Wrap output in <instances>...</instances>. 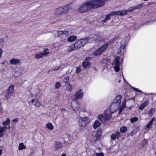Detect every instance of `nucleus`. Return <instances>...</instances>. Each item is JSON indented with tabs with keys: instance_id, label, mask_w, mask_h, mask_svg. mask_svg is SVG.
<instances>
[{
	"instance_id": "nucleus-1",
	"label": "nucleus",
	"mask_w": 156,
	"mask_h": 156,
	"mask_svg": "<svg viewBox=\"0 0 156 156\" xmlns=\"http://www.w3.org/2000/svg\"><path fill=\"white\" fill-rule=\"evenodd\" d=\"M87 2L83 5L79 9L80 13H84L94 7L98 8L101 6L103 4H100L97 0H87Z\"/></svg>"
},
{
	"instance_id": "nucleus-2",
	"label": "nucleus",
	"mask_w": 156,
	"mask_h": 156,
	"mask_svg": "<svg viewBox=\"0 0 156 156\" xmlns=\"http://www.w3.org/2000/svg\"><path fill=\"white\" fill-rule=\"evenodd\" d=\"M89 37H86L77 40L74 44L68 48V51L71 52L75 50L79 49L89 41Z\"/></svg>"
},
{
	"instance_id": "nucleus-3",
	"label": "nucleus",
	"mask_w": 156,
	"mask_h": 156,
	"mask_svg": "<svg viewBox=\"0 0 156 156\" xmlns=\"http://www.w3.org/2000/svg\"><path fill=\"white\" fill-rule=\"evenodd\" d=\"M77 122L79 127L80 129H82L88 124L89 121L87 117L84 118L80 117Z\"/></svg>"
},
{
	"instance_id": "nucleus-4",
	"label": "nucleus",
	"mask_w": 156,
	"mask_h": 156,
	"mask_svg": "<svg viewBox=\"0 0 156 156\" xmlns=\"http://www.w3.org/2000/svg\"><path fill=\"white\" fill-rule=\"evenodd\" d=\"M109 42H107L105 44L100 48H99L98 50L94 52V55L95 56H98L101 55L104 51L107 48L108 46L110 45V44H109Z\"/></svg>"
},
{
	"instance_id": "nucleus-5",
	"label": "nucleus",
	"mask_w": 156,
	"mask_h": 156,
	"mask_svg": "<svg viewBox=\"0 0 156 156\" xmlns=\"http://www.w3.org/2000/svg\"><path fill=\"white\" fill-rule=\"evenodd\" d=\"M87 37H89V42L91 41L90 40L91 39H92V41H94L95 43L99 42L102 40L101 36L98 34L90 35Z\"/></svg>"
},
{
	"instance_id": "nucleus-6",
	"label": "nucleus",
	"mask_w": 156,
	"mask_h": 156,
	"mask_svg": "<svg viewBox=\"0 0 156 156\" xmlns=\"http://www.w3.org/2000/svg\"><path fill=\"white\" fill-rule=\"evenodd\" d=\"M14 86L13 84L10 85L7 90L5 94V98L8 100L14 91Z\"/></svg>"
},
{
	"instance_id": "nucleus-7",
	"label": "nucleus",
	"mask_w": 156,
	"mask_h": 156,
	"mask_svg": "<svg viewBox=\"0 0 156 156\" xmlns=\"http://www.w3.org/2000/svg\"><path fill=\"white\" fill-rule=\"evenodd\" d=\"M83 93L82 90L80 89L74 94V98L76 101L77 99L81 98L83 96Z\"/></svg>"
},
{
	"instance_id": "nucleus-8",
	"label": "nucleus",
	"mask_w": 156,
	"mask_h": 156,
	"mask_svg": "<svg viewBox=\"0 0 156 156\" xmlns=\"http://www.w3.org/2000/svg\"><path fill=\"white\" fill-rule=\"evenodd\" d=\"M143 3H140L139 4L135 5L129 8L127 10V12H130L134 10L140 9L143 6Z\"/></svg>"
},
{
	"instance_id": "nucleus-9",
	"label": "nucleus",
	"mask_w": 156,
	"mask_h": 156,
	"mask_svg": "<svg viewBox=\"0 0 156 156\" xmlns=\"http://www.w3.org/2000/svg\"><path fill=\"white\" fill-rule=\"evenodd\" d=\"M121 96L120 95H119L117 96L113 100L112 104V105L114 104H118V105H119L121 101Z\"/></svg>"
},
{
	"instance_id": "nucleus-10",
	"label": "nucleus",
	"mask_w": 156,
	"mask_h": 156,
	"mask_svg": "<svg viewBox=\"0 0 156 156\" xmlns=\"http://www.w3.org/2000/svg\"><path fill=\"white\" fill-rule=\"evenodd\" d=\"M20 60L14 58H12L9 61V62L10 64L14 65H18L20 64Z\"/></svg>"
},
{
	"instance_id": "nucleus-11",
	"label": "nucleus",
	"mask_w": 156,
	"mask_h": 156,
	"mask_svg": "<svg viewBox=\"0 0 156 156\" xmlns=\"http://www.w3.org/2000/svg\"><path fill=\"white\" fill-rule=\"evenodd\" d=\"M115 15H116L119 16H124L126 15L127 12V10H122V11H114Z\"/></svg>"
},
{
	"instance_id": "nucleus-12",
	"label": "nucleus",
	"mask_w": 156,
	"mask_h": 156,
	"mask_svg": "<svg viewBox=\"0 0 156 156\" xmlns=\"http://www.w3.org/2000/svg\"><path fill=\"white\" fill-rule=\"evenodd\" d=\"M62 145V144L61 143L55 141L54 143V149L55 150H57L58 149L61 148Z\"/></svg>"
},
{
	"instance_id": "nucleus-13",
	"label": "nucleus",
	"mask_w": 156,
	"mask_h": 156,
	"mask_svg": "<svg viewBox=\"0 0 156 156\" xmlns=\"http://www.w3.org/2000/svg\"><path fill=\"white\" fill-rule=\"evenodd\" d=\"M90 65V63L89 62L84 61L82 63L83 67L85 69L89 67Z\"/></svg>"
},
{
	"instance_id": "nucleus-14",
	"label": "nucleus",
	"mask_w": 156,
	"mask_h": 156,
	"mask_svg": "<svg viewBox=\"0 0 156 156\" xmlns=\"http://www.w3.org/2000/svg\"><path fill=\"white\" fill-rule=\"evenodd\" d=\"M114 112H110V114H106L104 115L105 119L106 121L109 120L112 117V114Z\"/></svg>"
},
{
	"instance_id": "nucleus-15",
	"label": "nucleus",
	"mask_w": 156,
	"mask_h": 156,
	"mask_svg": "<svg viewBox=\"0 0 156 156\" xmlns=\"http://www.w3.org/2000/svg\"><path fill=\"white\" fill-rule=\"evenodd\" d=\"M101 124L98 120H96L93 125V127L94 129H96Z\"/></svg>"
},
{
	"instance_id": "nucleus-16",
	"label": "nucleus",
	"mask_w": 156,
	"mask_h": 156,
	"mask_svg": "<svg viewBox=\"0 0 156 156\" xmlns=\"http://www.w3.org/2000/svg\"><path fill=\"white\" fill-rule=\"evenodd\" d=\"M77 37L74 36H72L69 37L67 39L68 41L69 42H72L76 40Z\"/></svg>"
},
{
	"instance_id": "nucleus-17",
	"label": "nucleus",
	"mask_w": 156,
	"mask_h": 156,
	"mask_svg": "<svg viewBox=\"0 0 156 156\" xmlns=\"http://www.w3.org/2000/svg\"><path fill=\"white\" fill-rule=\"evenodd\" d=\"M7 127L6 126L2 127L0 128V137H2L3 136L2 133L7 129Z\"/></svg>"
},
{
	"instance_id": "nucleus-18",
	"label": "nucleus",
	"mask_w": 156,
	"mask_h": 156,
	"mask_svg": "<svg viewBox=\"0 0 156 156\" xmlns=\"http://www.w3.org/2000/svg\"><path fill=\"white\" fill-rule=\"evenodd\" d=\"M148 102L147 101H145L139 107V109L140 110H143L145 107L147 106L148 105Z\"/></svg>"
},
{
	"instance_id": "nucleus-19",
	"label": "nucleus",
	"mask_w": 156,
	"mask_h": 156,
	"mask_svg": "<svg viewBox=\"0 0 156 156\" xmlns=\"http://www.w3.org/2000/svg\"><path fill=\"white\" fill-rule=\"evenodd\" d=\"M98 119L102 122L105 123L106 121L104 115H98Z\"/></svg>"
},
{
	"instance_id": "nucleus-20",
	"label": "nucleus",
	"mask_w": 156,
	"mask_h": 156,
	"mask_svg": "<svg viewBox=\"0 0 156 156\" xmlns=\"http://www.w3.org/2000/svg\"><path fill=\"white\" fill-rule=\"evenodd\" d=\"M126 45V41L125 40H123L121 42V44L120 46L121 48L120 50L121 49H124L125 48V46Z\"/></svg>"
},
{
	"instance_id": "nucleus-21",
	"label": "nucleus",
	"mask_w": 156,
	"mask_h": 156,
	"mask_svg": "<svg viewBox=\"0 0 156 156\" xmlns=\"http://www.w3.org/2000/svg\"><path fill=\"white\" fill-rule=\"evenodd\" d=\"M63 9H62V7H60L56 9L55 12L58 14H63Z\"/></svg>"
},
{
	"instance_id": "nucleus-22",
	"label": "nucleus",
	"mask_w": 156,
	"mask_h": 156,
	"mask_svg": "<svg viewBox=\"0 0 156 156\" xmlns=\"http://www.w3.org/2000/svg\"><path fill=\"white\" fill-rule=\"evenodd\" d=\"M69 8V6L67 5H66L65 6H64L63 7H62V9H63V14H65L67 13L68 11Z\"/></svg>"
},
{
	"instance_id": "nucleus-23",
	"label": "nucleus",
	"mask_w": 156,
	"mask_h": 156,
	"mask_svg": "<svg viewBox=\"0 0 156 156\" xmlns=\"http://www.w3.org/2000/svg\"><path fill=\"white\" fill-rule=\"evenodd\" d=\"M63 33H64L62 35V36L60 37V38L64 40L66 38L68 33L67 31L65 30H63Z\"/></svg>"
},
{
	"instance_id": "nucleus-24",
	"label": "nucleus",
	"mask_w": 156,
	"mask_h": 156,
	"mask_svg": "<svg viewBox=\"0 0 156 156\" xmlns=\"http://www.w3.org/2000/svg\"><path fill=\"white\" fill-rule=\"evenodd\" d=\"M43 56V54L42 52H40L37 54H36L35 57L37 59H39L41 58Z\"/></svg>"
},
{
	"instance_id": "nucleus-25",
	"label": "nucleus",
	"mask_w": 156,
	"mask_h": 156,
	"mask_svg": "<svg viewBox=\"0 0 156 156\" xmlns=\"http://www.w3.org/2000/svg\"><path fill=\"white\" fill-rule=\"evenodd\" d=\"M127 130V128L125 126H122L120 128V131L122 133H124Z\"/></svg>"
},
{
	"instance_id": "nucleus-26",
	"label": "nucleus",
	"mask_w": 156,
	"mask_h": 156,
	"mask_svg": "<svg viewBox=\"0 0 156 156\" xmlns=\"http://www.w3.org/2000/svg\"><path fill=\"white\" fill-rule=\"evenodd\" d=\"M115 12H114V11L110 13L109 14L106 15V18L108 19V20H109L110 19L111 16L115 15Z\"/></svg>"
},
{
	"instance_id": "nucleus-27",
	"label": "nucleus",
	"mask_w": 156,
	"mask_h": 156,
	"mask_svg": "<svg viewBox=\"0 0 156 156\" xmlns=\"http://www.w3.org/2000/svg\"><path fill=\"white\" fill-rule=\"evenodd\" d=\"M75 103V105L74 106L75 107V108L76 109L77 111H79L80 110V108L79 103L77 101H76Z\"/></svg>"
},
{
	"instance_id": "nucleus-28",
	"label": "nucleus",
	"mask_w": 156,
	"mask_h": 156,
	"mask_svg": "<svg viewBox=\"0 0 156 156\" xmlns=\"http://www.w3.org/2000/svg\"><path fill=\"white\" fill-rule=\"evenodd\" d=\"M10 122V120L8 118H7L6 119V120L5 121L3 122H2V124L3 126L7 125L9 124Z\"/></svg>"
},
{
	"instance_id": "nucleus-29",
	"label": "nucleus",
	"mask_w": 156,
	"mask_h": 156,
	"mask_svg": "<svg viewBox=\"0 0 156 156\" xmlns=\"http://www.w3.org/2000/svg\"><path fill=\"white\" fill-rule=\"evenodd\" d=\"M46 127L51 130L53 129V126L51 123H48L46 125Z\"/></svg>"
},
{
	"instance_id": "nucleus-30",
	"label": "nucleus",
	"mask_w": 156,
	"mask_h": 156,
	"mask_svg": "<svg viewBox=\"0 0 156 156\" xmlns=\"http://www.w3.org/2000/svg\"><path fill=\"white\" fill-rule=\"evenodd\" d=\"M101 131L102 130L101 129H98L97 130L96 135L97 138V137H98V138H99V137H100L101 136Z\"/></svg>"
},
{
	"instance_id": "nucleus-31",
	"label": "nucleus",
	"mask_w": 156,
	"mask_h": 156,
	"mask_svg": "<svg viewBox=\"0 0 156 156\" xmlns=\"http://www.w3.org/2000/svg\"><path fill=\"white\" fill-rule=\"evenodd\" d=\"M21 73L19 71H16L15 73L14 76L15 78H17L21 74Z\"/></svg>"
},
{
	"instance_id": "nucleus-32",
	"label": "nucleus",
	"mask_w": 156,
	"mask_h": 156,
	"mask_svg": "<svg viewBox=\"0 0 156 156\" xmlns=\"http://www.w3.org/2000/svg\"><path fill=\"white\" fill-rule=\"evenodd\" d=\"M26 147L24 145L23 143H20L19 144V149L20 150H23V149H25Z\"/></svg>"
},
{
	"instance_id": "nucleus-33",
	"label": "nucleus",
	"mask_w": 156,
	"mask_h": 156,
	"mask_svg": "<svg viewBox=\"0 0 156 156\" xmlns=\"http://www.w3.org/2000/svg\"><path fill=\"white\" fill-rule=\"evenodd\" d=\"M138 119L137 117H134L131 118L130 121L131 123H133L134 122L136 121Z\"/></svg>"
},
{
	"instance_id": "nucleus-34",
	"label": "nucleus",
	"mask_w": 156,
	"mask_h": 156,
	"mask_svg": "<svg viewBox=\"0 0 156 156\" xmlns=\"http://www.w3.org/2000/svg\"><path fill=\"white\" fill-rule=\"evenodd\" d=\"M35 106L37 107H39L41 105V104L40 102L38 100H36L35 103L34 104Z\"/></svg>"
},
{
	"instance_id": "nucleus-35",
	"label": "nucleus",
	"mask_w": 156,
	"mask_h": 156,
	"mask_svg": "<svg viewBox=\"0 0 156 156\" xmlns=\"http://www.w3.org/2000/svg\"><path fill=\"white\" fill-rule=\"evenodd\" d=\"M44 52H42L43 54V56H46L48 55L49 54V52L48 51V49L46 48L44 49Z\"/></svg>"
},
{
	"instance_id": "nucleus-36",
	"label": "nucleus",
	"mask_w": 156,
	"mask_h": 156,
	"mask_svg": "<svg viewBox=\"0 0 156 156\" xmlns=\"http://www.w3.org/2000/svg\"><path fill=\"white\" fill-rule=\"evenodd\" d=\"M114 68L115 70L117 72H119V71L120 67L119 66H115L114 67Z\"/></svg>"
},
{
	"instance_id": "nucleus-37",
	"label": "nucleus",
	"mask_w": 156,
	"mask_h": 156,
	"mask_svg": "<svg viewBox=\"0 0 156 156\" xmlns=\"http://www.w3.org/2000/svg\"><path fill=\"white\" fill-rule=\"evenodd\" d=\"M155 112V110L153 108H151L149 112V114L150 115H152Z\"/></svg>"
},
{
	"instance_id": "nucleus-38",
	"label": "nucleus",
	"mask_w": 156,
	"mask_h": 156,
	"mask_svg": "<svg viewBox=\"0 0 156 156\" xmlns=\"http://www.w3.org/2000/svg\"><path fill=\"white\" fill-rule=\"evenodd\" d=\"M63 31H59L58 32V36L60 37L63 34Z\"/></svg>"
},
{
	"instance_id": "nucleus-39",
	"label": "nucleus",
	"mask_w": 156,
	"mask_h": 156,
	"mask_svg": "<svg viewBox=\"0 0 156 156\" xmlns=\"http://www.w3.org/2000/svg\"><path fill=\"white\" fill-rule=\"evenodd\" d=\"M55 87L57 89L61 87V84L60 83L58 82H56L55 84Z\"/></svg>"
},
{
	"instance_id": "nucleus-40",
	"label": "nucleus",
	"mask_w": 156,
	"mask_h": 156,
	"mask_svg": "<svg viewBox=\"0 0 156 156\" xmlns=\"http://www.w3.org/2000/svg\"><path fill=\"white\" fill-rule=\"evenodd\" d=\"M67 87V90L69 91H70L72 90V86L70 83H68L66 85Z\"/></svg>"
},
{
	"instance_id": "nucleus-41",
	"label": "nucleus",
	"mask_w": 156,
	"mask_h": 156,
	"mask_svg": "<svg viewBox=\"0 0 156 156\" xmlns=\"http://www.w3.org/2000/svg\"><path fill=\"white\" fill-rule=\"evenodd\" d=\"M69 80V77L68 76L64 78L63 80V82L66 83H67Z\"/></svg>"
},
{
	"instance_id": "nucleus-42",
	"label": "nucleus",
	"mask_w": 156,
	"mask_h": 156,
	"mask_svg": "<svg viewBox=\"0 0 156 156\" xmlns=\"http://www.w3.org/2000/svg\"><path fill=\"white\" fill-rule=\"evenodd\" d=\"M111 139L113 140H115L117 138L116 135H115V133L112 134L111 136Z\"/></svg>"
},
{
	"instance_id": "nucleus-43",
	"label": "nucleus",
	"mask_w": 156,
	"mask_h": 156,
	"mask_svg": "<svg viewBox=\"0 0 156 156\" xmlns=\"http://www.w3.org/2000/svg\"><path fill=\"white\" fill-rule=\"evenodd\" d=\"M117 39H118V37H116L115 38H113L112 40H111L109 42H108L109 43V44H110V45L112 43L114 42L116 40H117Z\"/></svg>"
},
{
	"instance_id": "nucleus-44",
	"label": "nucleus",
	"mask_w": 156,
	"mask_h": 156,
	"mask_svg": "<svg viewBox=\"0 0 156 156\" xmlns=\"http://www.w3.org/2000/svg\"><path fill=\"white\" fill-rule=\"evenodd\" d=\"M80 67H77L76 69V74H79L80 72Z\"/></svg>"
},
{
	"instance_id": "nucleus-45",
	"label": "nucleus",
	"mask_w": 156,
	"mask_h": 156,
	"mask_svg": "<svg viewBox=\"0 0 156 156\" xmlns=\"http://www.w3.org/2000/svg\"><path fill=\"white\" fill-rule=\"evenodd\" d=\"M116 135L117 139H119L120 137V133L119 132H117L115 134Z\"/></svg>"
},
{
	"instance_id": "nucleus-46",
	"label": "nucleus",
	"mask_w": 156,
	"mask_h": 156,
	"mask_svg": "<svg viewBox=\"0 0 156 156\" xmlns=\"http://www.w3.org/2000/svg\"><path fill=\"white\" fill-rule=\"evenodd\" d=\"M152 125L150 123H148V124L147 125L146 127L147 129H150L151 128V126Z\"/></svg>"
},
{
	"instance_id": "nucleus-47",
	"label": "nucleus",
	"mask_w": 156,
	"mask_h": 156,
	"mask_svg": "<svg viewBox=\"0 0 156 156\" xmlns=\"http://www.w3.org/2000/svg\"><path fill=\"white\" fill-rule=\"evenodd\" d=\"M95 155L96 156H104V154L102 152L96 153Z\"/></svg>"
},
{
	"instance_id": "nucleus-48",
	"label": "nucleus",
	"mask_w": 156,
	"mask_h": 156,
	"mask_svg": "<svg viewBox=\"0 0 156 156\" xmlns=\"http://www.w3.org/2000/svg\"><path fill=\"white\" fill-rule=\"evenodd\" d=\"M132 88L133 89V90H135V91H137L138 92H139L140 93H141L142 91L141 90H139L138 89L135 88L134 87H132Z\"/></svg>"
},
{
	"instance_id": "nucleus-49",
	"label": "nucleus",
	"mask_w": 156,
	"mask_h": 156,
	"mask_svg": "<svg viewBox=\"0 0 156 156\" xmlns=\"http://www.w3.org/2000/svg\"><path fill=\"white\" fill-rule=\"evenodd\" d=\"M126 101L125 99L122 102V107H126Z\"/></svg>"
},
{
	"instance_id": "nucleus-50",
	"label": "nucleus",
	"mask_w": 156,
	"mask_h": 156,
	"mask_svg": "<svg viewBox=\"0 0 156 156\" xmlns=\"http://www.w3.org/2000/svg\"><path fill=\"white\" fill-rule=\"evenodd\" d=\"M19 120V119L18 118H16L15 119H13L12 120V122L14 123H16Z\"/></svg>"
},
{
	"instance_id": "nucleus-51",
	"label": "nucleus",
	"mask_w": 156,
	"mask_h": 156,
	"mask_svg": "<svg viewBox=\"0 0 156 156\" xmlns=\"http://www.w3.org/2000/svg\"><path fill=\"white\" fill-rule=\"evenodd\" d=\"M125 108H126L125 107V106L124 107L121 106L119 107V110H121V111L122 112V110L125 109Z\"/></svg>"
},
{
	"instance_id": "nucleus-52",
	"label": "nucleus",
	"mask_w": 156,
	"mask_h": 156,
	"mask_svg": "<svg viewBox=\"0 0 156 156\" xmlns=\"http://www.w3.org/2000/svg\"><path fill=\"white\" fill-rule=\"evenodd\" d=\"M60 68L61 67L60 66H58L55 68L54 70L55 71H57L59 69H60Z\"/></svg>"
},
{
	"instance_id": "nucleus-53",
	"label": "nucleus",
	"mask_w": 156,
	"mask_h": 156,
	"mask_svg": "<svg viewBox=\"0 0 156 156\" xmlns=\"http://www.w3.org/2000/svg\"><path fill=\"white\" fill-rule=\"evenodd\" d=\"M90 59V57H88L85 58L84 60V61L86 62H88Z\"/></svg>"
},
{
	"instance_id": "nucleus-54",
	"label": "nucleus",
	"mask_w": 156,
	"mask_h": 156,
	"mask_svg": "<svg viewBox=\"0 0 156 156\" xmlns=\"http://www.w3.org/2000/svg\"><path fill=\"white\" fill-rule=\"evenodd\" d=\"M115 66H119V61H115Z\"/></svg>"
},
{
	"instance_id": "nucleus-55",
	"label": "nucleus",
	"mask_w": 156,
	"mask_h": 156,
	"mask_svg": "<svg viewBox=\"0 0 156 156\" xmlns=\"http://www.w3.org/2000/svg\"><path fill=\"white\" fill-rule=\"evenodd\" d=\"M120 58L118 56L116 57L115 58V61H119Z\"/></svg>"
},
{
	"instance_id": "nucleus-56",
	"label": "nucleus",
	"mask_w": 156,
	"mask_h": 156,
	"mask_svg": "<svg viewBox=\"0 0 156 156\" xmlns=\"http://www.w3.org/2000/svg\"><path fill=\"white\" fill-rule=\"evenodd\" d=\"M108 19H107L106 17L102 20V22H103L105 23L106 22V21L107 20H108Z\"/></svg>"
},
{
	"instance_id": "nucleus-57",
	"label": "nucleus",
	"mask_w": 156,
	"mask_h": 156,
	"mask_svg": "<svg viewBox=\"0 0 156 156\" xmlns=\"http://www.w3.org/2000/svg\"><path fill=\"white\" fill-rule=\"evenodd\" d=\"M2 52V49L0 48V58L1 57Z\"/></svg>"
},
{
	"instance_id": "nucleus-58",
	"label": "nucleus",
	"mask_w": 156,
	"mask_h": 156,
	"mask_svg": "<svg viewBox=\"0 0 156 156\" xmlns=\"http://www.w3.org/2000/svg\"><path fill=\"white\" fill-rule=\"evenodd\" d=\"M155 119V117H153L151 119V122H153L154 121Z\"/></svg>"
},
{
	"instance_id": "nucleus-59",
	"label": "nucleus",
	"mask_w": 156,
	"mask_h": 156,
	"mask_svg": "<svg viewBox=\"0 0 156 156\" xmlns=\"http://www.w3.org/2000/svg\"><path fill=\"white\" fill-rule=\"evenodd\" d=\"M61 111L63 112H66V110L65 108H62L61 110Z\"/></svg>"
},
{
	"instance_id": "nucleus-60",
	"label": "nucleus",
	"mask_w": 156,
	"mask_h": 156,
	"mask_svg": "<svg viewBox=\"0 0 156 156\" xmlns=\"http://www.w3.org/2000/svg\"><path fill=\"white\" fill-rule=\"evenodd\" d=\"M35 101H36V100H35V99H33L31 100V102L32 103H35Z\"/></svg>"
},
{
	"instance_id": "nucleus-61",
	"label": "nucleus",
	"mask_w": 156,
	"mask_h": 156,
	"mask_svg": "<svg viewBox=\"0 0 156 156\" xmlns=\"http://www.w3.org/2000/svg\"><path fill=\"white\" fill-rule=\"evenodd\" d=\"M2 153V151L1 149H0V156L1 155Z\"/></svg>"
},
{
	"instance_id": "nucleus-62",
	"label": "nucleus",
	"mask_w": 156,
	"mask_h": 156,
	"mask_svg": "<svg viewBox=\"0 0 156 156\" xmlns=\"http://www.w3.org/2000/svg\"><path fill=\"white\" fill-rule=\"evenodd\" d=\"M122 112L121 111V110H119L118 114L119 115H120V114Z\"/></svg>"
},
{
	"instance_id": "nucleus-63",
	"label": "nucleus",
	"mask_w": 156,
	"mask_h": 156,
	"mask_svg": "<svg viewBox=\"0 0 156 156\" xmlns=\"http://www.w3.org/2000/svg\"><path fill=\"white\" fill-rule=\"evenodd\" d=\"M61 156H66V155L65 154L63 153L62 155Z\"/></svg>"
},
{
	"instance_id": "nucleus-64",
	"label": "nucleus",
	"mask_w": 156,
	"mask_h": 156,
	"mask_svg": "<svg viewBox=\"0 0 156 156\" xmlns=\"http://www.w3.org/2000/svg\"><path fill=\"white\" fill-rule=\"evenodd\" d=\"M153 122H151V121H150L149 123H150L151 124H153Z\"/></svg>"
}]
</instances>
